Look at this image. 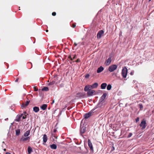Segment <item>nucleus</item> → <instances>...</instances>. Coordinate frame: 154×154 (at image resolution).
<instances>
[{
	"mask_svg": "<svg viewBox=\"0 0 154 154\" xmlns=\"http://www.w3.org/2000/svg\"><path fill=\"white\" fill-rule=\"evenodd\" d=\"M83 119L82 120L81 122L80 128V135L84 137V136L82 134L85 133L86 131L88 126L87 125L83 123Z\"/></svg>",
	"mask_w": 154,
	"mask_h": 154,
	"instance_id": "obj_1",
	"label": "nucleus"
},
{
	"mask_svg": "<svg viewBox=\"0 0 154 154\" xmlns=\"http://www.w3.org/2000/svg\"><path fill=\"white\" fill-rule=\"evenodd\" d=\"M128 72V70L126 67L123 68L122 70V75L124 78L126 77Z\"/></svg>",
	"mask_w": 154,
	"mask_h": 154,
	"instance_id": "obj_2",
	"label": "nucleus"
},
{
	"mask_svg": "<svg viewBox=\"0 0 154 154\" xmlns=\"http://www.w3.org/2000/svg\"><path fill=\"white\" fill-rule=\"evenodd\" d=\"M140 126V127H142L141 128L142 130H143L145 128L146 126V120L145 119H143L142 120Z\"/></svg>",
	"mask_w": 154,
	"mask_h": 154,
	"instance_id": "obj_3",
	"label": "nucleus"
},
{
	"mask_svg": "<svg viewBox=\"0 0 154 154\" xmlns=\"http://www.w3.org/2000/svg\"><path fill=\"white\" fill-rule=\"evenodd\" d=\"M117 67V66L116 65L113 64L110 66L108 68V70L110 72H112L116 70Z\"/></svg>",
	"mask_w": 154,
	"mask_h": 154,
	"instance_id": "obj_4",
	"label": "nucleus"
},
{
	"mask_svg": "<svg viewBox=\"0 0 154 154\" xmlns=\"http://www.w3.org/2000/svg\"><path fill=\"white\" fill-rule=\"evenodd\" d=\"M88 146L90 148L92 153H93L94 152V149L93 147V145L92 143L91 142L90 140L88 139Z\"/></svg>",
	"mask_w": 154,
	"mask_h": 154,
	"instance_id": "obj_5",
	"label": "nucleus"
},
{
	"mask_svg": "<svg viewBox=\"0 0 154 154\" xmlns=\"http://www.w3.org/2000/svg\"><path fill=\"white\" fill-rule=\"evenodd\" d=\"M80 150H81V152L82 154H86L88 153V150L87 148L85 147L84 149H82L81 147L79 148Z\"/></svg>",
	"mask_w": 154,
	"mask_h": 154,
	"instance_id": "obj_6",
	"label": "nucleus"
},
{
	"mask_svg": "<svg viewBox=\"0 0 154 154\" xmlns=\"http://www.w3.org/2000/svg\"><path fill=\"white\" fill-rule=\"evenodd\" d=\"M103 103L102 102H100V101H99V103L97 104V106L95 107L93 109V110H94L96 109L99 108H102L103 107Z\"/></svg>",
	"mask_w": 154,
	"mask_h": 154,
	"instance_id": "obj_7",
	"label": "nucleus"
},
{
	"mask_svg": "<svg viewBox=\"0 0 154 154\" xmlns=\"http://www.w3.org/2000/svg\"><path fill=\"white\" fill-rule=\"evenodd\" d=\"M104 31L103 30H100L98 32L97 35V37L98 38H100L102 34H103Z\"/></svg>",
	"mask_w": 154,
	"mask_h": 154,
	"instance_id": "obj_8",
	"label": "nucleus"
},
{
	"mask_svg": "<svg viewBox=\"0 0 154 154\" xmlns=\"http://www.w3.org/2000/svg\"><path fill=\"white\" fill-rule=\"evenodd\" d=\"M92 112H90L88 113H85L84 115V118L85 119H87L91 115Z\"/></svg>",
	"mask_w": 154,
	"mask_h": 154,
	"instance_id": "obj_9",
	"label": "nucleus"
},
{
	"mask_svg": "<svg viewBox=\"0 0 154 154\" xmlns=\"http://www.w3.org/2000/svg\"><path fill=\"white\" fill-rule=\"evenodd\" d=\"M95 92V91L94 90H89L87 92L88 95V96H92L93 94Z\"/></svg>",
	"mask_w": 154,
	"mask_h": 154,
	"instance_id": "obj_10",
	"label": "nucleus"
},
{
	"mask_svg": "<svg viewBox=\"0 0 154 154\" xmlns=\"http://www.w3.org/2000/svg\"><path fill=\"white\" fill-rule=\"evenodd\" d=\"M23 116V114H21L20 115H17L16 117V119H15V121L19 122L21 121V119Z\"/></svg>",
	"mask_w": 154,
	"mask_h": 154,
	"instance_id": "obj_11",
	"label": "nucleus"
},
{
	"mask_svg": "<svg viewBox=\"0 0 154 154\" xmlns=\"http://www.w3.org/2000/svg\"><path fill=\"white\" fill-rule=\"evenodd\" d=\"M106 95H107V94L106 93H104L100 97V99L99 100V101H100V102H102L105 99Z\"/></svg>",
	"mask_w": 154,
	"mask_h": 154,
	"instance_id": "obj_12",
	"label": "nucleus"
},
{
	"mask_svg": "<svg viewBox=\"0 0 154 154\" xmlns=\"http://www.w3.org/2000/svg\"><path fill=\"white\" fill-rule=\"evenodd\" d=\"M48 140V138L46 134H44L43 137V141L44 143L43 144L44 145L45 144V143L47 142Z\"/></svg>",
	"mask_w": 154,
	"mask_h": 154,
	"instance_id": "obj_13",
	"label": "nucleus"
},
{
	"mask_svg": "<svg viewBox=\"0 0 154 154\" xmlns=\"http://www.w3.org/2000/svg\"><path fill=\"white\" fill-rule=\"evenodd\" d=\"M30 139V137H26L24 138L22 137L20 139L23 142H25V141L28 140V142H29Z\"/></svg>",
	"mask_w": 154,
	"mask_h": 154,
	"instance_id": "obj_14",
	"label": "nucleus"
},
{
	"mask_svg": "<svg viewBox=\"0 0 154 154\" xmlns=\"http://www.w3.org/2000/svg\"><path fill=\"white\" fill-rule=\"evenodd\" d=\"M29 101H27L26 102L23 103L22 104L21 107H26L28 105L29 103Z\"/></svg>",
	"mask_w": 154,
	"mask_h": 154,
	"instance_id": "obj_15",
	"label": "nucleus"
},
{
	"mask_svg": "<svg viewBox=\"0 0 154 154\" xmlns=\"http://www.w3.org/2000/svg\"><path fill=\"white\" fill-rule=\"evenodd\" d=\"M104 70V68L102 66H100V67L97 69V72L100 73L102 72Z\"/></svg>",
	"mask_w": 154,
	"mask_h": 154,
	"instance_id": "obj_16",
	"label": "nucleus"
},
{
	"mask_svg": "<svg viewBox=\"0 0 154 154\" xmlns=\"http://www.w3.org/2000/svg\"><path fill=\"white\" fill-rule=\"evenodd\" d=\"M91 88H97L98 86V84L97 83H95L91 85H90Z\"/></svg>",
	"mask_w": 154,
	"mask_h": 154,
	"instance_id": "obj_17",
	"label": "nucleus"
},
{
	"mask_svg": "<svg viewBox=\"0 0 154 154\" xmlns=\"http://www.w3.org/2000/svg\"><path fill=\"white\" fill-rule=\"evenodd\" d=\"M91 86L89 85H86L84 88V90L85 91H88L89 90H90V88H91Z\"/></svg>",
	"mask_w": 154,
	"mask_h": 154,
	"instance_id": "obj_18",
	"label": "nucleus"
},
{
	"mask_svg": "<svg viewBox=\"0 0 154 154\" xmlns=\"http://www.w3.org/2000/svg\"><path fill=\"white\" fill-rule=\"evenodd\" d=\"M111 61V57H109L108 59L106 61L105 63L107 65H109Z\"/></svg>",
	"mask_w": 154,
	"mask_h": 154,
	"instance_id": "obj_19",
	"label": "nucleus"
},
{
	"mask_svg": "<svg viewBox=\"0 0 154 154\" xmlns=\"http://www.w3.org/2000/svg\"><path fill=\"white\" fill-rule=\"evenodd\" d=\"M107 84L106 83H103L101 84V88L102 89H104L106 88V87L107 86Z\"/></svg>",
	"mask_w": 154,
	"mask_h": 154,
	"instance_id": "obj_20",
	"label": "nucleus"
},
{
	"mask_svg": "<svg viewBox=\"0 0 154 154\" xmlns=\"http://www.w3.org/2000/svg\"><path fill=\"white\" fill-rule=\"evenodd\" d=\"M47 105L46 104H43L41 106V109L43 110H45L47 109Z\"/></svg>",
	"mask_w": 154,
	"mask_h": 154,
	"instance_id": "obj_21",
	"label": "nucleus"
},
{
	"mask_svg": "<svg viewBox=\"0 0 154 154\" xmlns=\"http://www.w3.org/2000/svg\"><path fill=\"white\" fill-rule=\"evenodd\" d=\"M33 110L35 112H37L39 111V109L38 107L35 106L33 108Z\"/></svg>",
	"mask_w": 154,
	"mask_h": 154,
	"instance_id": "obj_22",
	"label": "nucleus"
},
{
	"mask_svg": "<svg viewBox=\"0 0 154 154\" xmlns=\"http://www.w3.org/2000/svg\"><path fill=\"white\" fill-rule=\"evenodd\" d=\"M23 114V116L22 117L23 119H25L26 118L27 116L28 115V114H27L26 112H24L22 114Z\"/></svg>",
	"mask_w": 154,
	"mask_h": 154,
	"instance_id": "obj_23",
	"label": "nucleus"
},
{
	"mask_svg": "<svg viewBox=\"0 0 154 154\" xmlns=\"http://www.w3.org/2000/svg\"><path fill=\"white\" fill-rule=\"evenodd\" d=\"M50 146L51 149H56L57 148V145L54 144L50 145Z\"/></svg>",
	"mask_w": 154,
	"mask_h": 154,
	"instance_id": "obj_24",
	"label": "nucleus"
},
{
	"mask_svg": "<svg viewBox=\"0 0 154 154\" xmlns=\"http://www.w3.org/2000/svg\"><path fill=\"white\" fill-rule=\"evenodd\" d=\"M30 134V130H29L24 133V135L25 137H28Z\"/></svg>",
	"mask_w": 154,
	"mask_h": 154,
	"instance_id": "obj_25",
	"label": "nucleus"
},
{
	"mask_svg": "<svg viewBox=\"0 0 154 154\" xmlns=\"http://www.w3.org/2000/svg\"><path fill=\"white\" fill-rule=\"evenodd\" d=\"M28 151L29 154H30L32 152V148L30 146L28 147Z\"/></svg>",
	"mask_w": 154,
	"mask_h": 154,
	"instance_id": "obj_26",
	"label": "nucleus"
},
{
	"mask_svg": "<svg viewBox=\"0 0 154 154\" xmlns=\"http://www.w3.org/2000/svg\"><path fill=\"white\" fill-rule=\"evenodd\" d=\"M52 136L54 140L57 139V137L55 133H52Z\"/></svg>",
	"mask_w": 154,
	"mask_h": 154,
	"instance_id": "obj_27",
	"label": "nucleus"
},
{
	"mask_svg": "<svg viewBox=\"0 0 154 154\" xmlns=\"http://www.w3.org/2000/svg\"><path fill=\"white\" fill-rule=\"evenodd\" d=\"M20 133V130L19 129H17L16 130V134L17 136L19 135Z\"/></svg>",
	"mask_w": 154,
	"mask_h": 154,
	"instance_id": "obj_28",
	"label": "nucleus"
},
{
	"mask_svg": "<svg viewBox=\"0 0 154 154\" xmlns=\"http://www.w3.org/2000/svg\"><path fill=\"white\" fill-rule=\"evenodd\" d=\"M76 56H74V55H70L68 57V58H70V60H72L73 58H75Z\"/></svg>",
	"mask_w": 154,
	"mask_h": 154,
	"instance_id": "obj_29",
	"label": "nucleus"
},
{
	"mask_svg": "<svg viewBox=\"0 0 154 154\" xmlns=\"http://www.w3.org/2000/svg\"><path fill=\"white\" fill-rule=\"evenodd\" d=\"M48 88L47 87H44L42 89V91H48Z\"/></svg>",
	"mask_w": 154,
	"mask_h": 154,
	"instance_id": "obj_30",
	"label": "nucleus"
},
{
	"mask_svg": "<svg viewBox=\"0 0 154 154\" xmlns=\"http://www.w3.org/2000/svg\"><path fill=\"white\" fill-rule=\"evenodd\" d=\"M112 88V86L110 84H109L108 85L107 87V89L108 90H111Z\"/></svg>",
	"mask_w": 154,
	"mask_h": 154,
	"instance_id": "obj_31",
	"label": "nucleus"
},
{
	"mask_svg": "<svg viewBox=\"0 0 154 154\" xmlns=\"http://www.w3.org/2000/svg\"><path fill=\"white\" fill-rule=\"evenodd\" d=\"M55 81H53L52 82H50L48 84V85H53L55 83Z\"/></svg>",
	"mask_w": 154,
	"mask_h": 154,
	"instance_id": "obj_32",
	"label": "nucleus"
},
{
	"mask_svg": "<svg viewBox=\"0 0 154 154\" xmlns=\"http://www.w3.org/2000/svg\"><path fill=\"white\" fill-rule=\"evenodd\" d=\"M139 106L140 109H142L143 108V106L142 103L139 104Z\"/></svg>",
	"mask_w": 154,
	"mask_h": 154,
	"instance_id": "obj_33",
	"label": "nucleus"
},
{
	"mask_svg": "<svg viewBox=\"0 0 154 154\" xmlns=\"http://www.w3.org/2000/svg\"><path fill=\"white\" fill-rule=\"evenodd\" d=\"M132 133H129L128 135V137H127L128 138H130L132 136Z\"/></svg>",
	"mask_w": 154,
	"mask_h": 154,
	"instance_id": "obj_34",
	"label": "nucleus"
},
{
	"mask_svg": "<svg viewBox=\"0 0 154 154\" xmlns=\"http://www.w3.org/2000/svg\"><path fill=\"white\" fill-rule=\"evenodd\" d=\"M90 75L89 74H87L85 76V78H88L89 77Z\"/></svg>",
	"mask_w": 154,
	"mask_h": 154,
	"instance_id": "obj_35",
	"label": "nucleus"
},
{
	"mask_svg": "<svg viewBox=\"0 0 154 154\" xmlns=\"http://www.w3.org/2000/svg\"><path fill=\"white\" fill-rule=\"evenodd\" d=\"M135 121H136V123H137V122H139V117H137V118L136 119Z\"/></svg>",
	"mask_w": 154,
	"mask_h": 154,
	"instance_id": "obj_36",
	"label": "nucleus"
},
{
	"mask_svg": "<svg viewBox=\"0 0 154 154\" xmlns=\"http://www.w3.org/2000/svg\"><path fill=\"white\" fill-rule=\"evenodd\" d=\"M34 89L35 91H38V89L36 87H34Z\"/></svg>",
	"mask_w": 154,
	"mask_h": 154,
	"instance_id": "obj_37",
	"label": "nucleus"
},
{
	"mask_svg": "<svg viewBox=\"0 0 154 154\" xmlns=\"http://www.w3.org/2000/svg\"><path fill=\"white\" fill-rule=\"evenodd\" d=\"M52 14L53 16H55L56 14V13L55 12H54L52 13Z\"/></svg>",
	"mask_w": 154,
	"mask_h": 154,
	"instance_id": "obj_38",
	"label": "nucleus"
},
{
	"mask_svg": "<svg viewBox=\"0 0 154 154\" xmlns=\"http://www.w3.org/2000/svg\"><path fill=\"white\" fill-rule=\"evenodd\" d=\"M57 131V129H54L53 133H56Z\"/></svg>",
	"mask_w": 154,
	"mask_h": 154,
	"instance_id": "obj_39",
	"label": "nucleus"
},
{
	"mask_svg": "<svg viewBox=\"0 0 154 154\" xmlns=\"http://www.w3.org/2000/svg\"><path fill=\"white\" fill-rule=\"evenodd\" d=\"M114 150H115V147L113 146H112V149H111V151H113Z\"/></svg>",
	"mask_w": 154,
	"mask_h": 154,
	"instance_id": "obj_40",
	"label": "nucleus"
},
{
	"mask_svg": "<svg viewBox=\"0 0 154 154\" xmlns=\"http://www.w3.org/2000/svg\"><path fill=\"white\" fill-rule=\"evenodd\" d=\"M76 26V25L75 24H72V27L73 28H75Z\"/></svg>",
	"mask_w": 154,
	"mask_h": 154,
	"instance_id": "obj_41",
	"label": "nucleus"
},
{
	"mask_svg": "<svg viewBox=\"0 0 154 154\" xmlns=\"http://www.w3.org/2000/svg\"><path fill=\"white\" fill-rule=\"evenodd\" d=\"M134 73V71H132L130 73V74L131 75H132Z\"/></svg>",
	"mask_w": 154,
	"mask_h": 154,
	"instance_id": "obj_42",
	"label": "nucleus"
},
{
	"mask_svg": "<svg viewBox=\"0 0 154 154\" xmlns=\"http://www.w3.org/2000/svg\"><path fill=\"white\" fill-rule=\"evenodd\" d=\"M64 84H61L60 85V87H63L64 86V85H63Z\"/></svg>",
	"mask_w": 154,
	"mask_h": 154,
	"instance_id": "obj_43",
	"label": "nucleus"
},
{
	"mask_svg": "<svg viewBox=\"0 0 154 154\" xmlns=\"http://www.w3.org/2000/svg\"><path fill=\"white\" fill-rule=\"evenodd\" d=\"M67 74V72H66V74H65V75H63V76H64V78L65 77V76L66 77Z\"/></svg>",
	"mask_w": 154,
	"mask_h": 154,
	"instance_id": "obj_44",
	"label": "nucleus"
},
{
	"mask_svg": "<svg viewBox=\"0 0 154 154\" xmlns=\"http://www.w3.org/2000/svg\"><path fill=\"white\" fill-rule=\"evenodd\" d=\"M18 78H17L15 80V82H17L18 81Z\"/></svg>",
	"mask_w": 154,
	"mask_h": 154,
	"instance_id": "obj_45",
	"label": "nucleus"
},
{
	"mask_svg": "<svg viewBox=\"0 0 154 154\" xmlns=\"http://www.w3.org/2000/svg\"><path fill=\"white\" fill-rule=\"evenodd\" d=\"M76 61V62H78L80 61V60L79 59H78Z\"/></svg>",
	"mask_w": 154,
	"mask_h": 154,
	"instance_id": "obj_46",
	"label": "nucleus"
},
{
	"mask_svg": "<svg viewBox=\"0 0 154 154\" xmlns=\"http://www.w3.org/2000/svg\"><path fill=\"white\" fill-rule=\"evenodd\" d=\"M74 45H75V46H76L77 45V44L76 43H74Z\"/></svg>",
	"mask_w": 154,
	"mask_h": 154,
	"instance_id": "obj_47",
	"label": "nucleus"
},
{
	"mask_svg": "<svg viewBox=\"0 0 154 154\" xmlns=\"http://www.w3.org/2000/svg\"><path fill=\"white\" fill-rule=\"evenodd\" d=\"M54 103V100H53L52 102V104H53V103Z\"/></svg>",
	"mask_w": 154,
	"mask_h": 154,
	"instance_id": "obj_48",
	"label": "nucleus"
},
{
	"mask_svg": "<svg viewBox=\"0 0 154 154\" xmlns=\"http://www.w3.org/2000/svg\"><path fill=\"white\" fill-rule=\"evenodd\" d=\"M6 154H11L9 152H6Z\"/></svg>",
	"mask_w": 154,
	"mask_h": 154,
	"instance_id": "obj_49",
	"label": "nucleus"
},
{
	"mask_svg": "<svg viewBox=\"0 0 154 154\" xmlns=\"http://www.w3.org/2000/svg\"><path fill=\"white\" fill-rule=\"evenodd\" d=\"M4 151H6V149H4Z\"/></svg>",
	"mask_w": 154,
	"mask_h": 154,
	"instance_id": "obj_50",
	"label": "nucleus"
},
{
	"mask_svg": "<svg viewBox=\"0 0 154 154\" xmlns=\"http://www.w3.org/2000/svg\"><path fill=\"white\" fill-rule=\"evenodd\" d=\"M46 32H48V30L47 29L46 30Z\"/></svg>",
	"mask_w": 154,
	"mask_h": 154,
	"instance_id": "obj_51",
	"label": "nucleus"
},
{
	"mask_svg": "<svg viewBox=\"0 0 154 154\" xmlns=\"http://www.w3.org/2000/svg\"><path fill=\"white\" fill-rule=\"evenodd\" d=\"M70 109L69 108V107H68V110H69Z\"/></svg>",
	"mask_w": 154,
	"mask_h": 154,
	"instance_id": "obj_52",
	"label": "nucleus"
},
{
	"mask_svg": "<svg viewBox=\"0 0 154 154\" xmlns=\"http://www.w3.org/2000/svg\"><path fill=\"white\" fill-rule=\"evenodd\" d=\"M29 63H31L32 64V63H31V62H29Z\"/></svg>",
	"mask_w": 154,
	"mask_h": 154,
	"instance_id": "obj_53",
	"label": "nucleus"
}]
</instances>
